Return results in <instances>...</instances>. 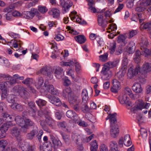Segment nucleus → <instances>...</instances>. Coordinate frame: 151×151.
<instances>
[{"label":"nucleus","instance_id":"nucleus-1","mask_svg":"<svg viewBox=\"0 0 151 151\" xmlns=\"http://www.w3.org/2000/svg\"><path fill=\"white\" fill-rule=\"evenodd\" d=\"M0 77L3 78L7 80L6 82H2L0 84V89L2 91L6 90L7 86L9 87L16 83V81L13 78L8 74L0 73Z\"/></svg>","mask_w":151,"mask_h":151},{"label":"nucleus","instance_id":"nucleus-2","mask_svg":"<svg viewBox=\"0 0 151 151\" xmlns=\"http://www.w3.org/2000/svg\"><path fill=\"white\" fill-rule=\"evenodd\" d=\"M101 73L103 75L102 77L103 79L107 80L109 79L111 77V74L110 69L113 67V62L109 61L105 63L103 65Z\"/></svg>","mask_w":151,"mask_h":151},{"label":"nucleus","instance_id":"nucleus-3","mask_svg":"<svg viewBox=\"0 0 151 151\" xmlns=\"http://www.w3.org/2000/svg\"><path fill=\"white\" fill-rule=\"evenodd\" d=\"M18 142L19 148L23 151H35V145L30 144L29 142H24L23 144L21 141Z\"/></svg>","mask_w":151,"mask_h":151},{"label":"nucleus","instance_id":"nucleus-4","mask_svg":"<svg viewBox=\"0 0 151 151\" xmlns=\"http://www.w3.org/2000/svg\"><path fill=\"white\" fill-rule=\"evenodd\" d=\"M10 133L13 137L16 138L18 142L21 141L22 138L21 135L20 130L18 127H14L12 128L10 130Z\"/></svg>","mask_w":151,"mask_h":151},{"label":"nucleus","instance_id":"nucleus-5","mask_svg":"<svg viewBox=\"0 0 151 151\" xmlns=\"http://www.w3.org/2000/svg\"><path fill=\"white\" fill-rule=\"evenodd\" d=\"M138 68L140 70V73L144 75L143 77H145L146 74L151 71V64L148 62H145L141 68Z\"/></svg>","mask_w":151,"mask_h":151},{"label":"nucleus","instance_id":"nucleus-6","mask_svg":"<svg viewBox=\"0 0 151 151\" xmlns=\"http://www.w3.org/2000/svg\"><path fill=\"white\" fill-rule=\"evenodd\" d=\"M39 72L42 75L47 76L50 80L53 78L52 72L51 70L47 66L42 67L39 71Z\"/></svg>","mask_w":151,"mask_h":151},{"label":"nucleus","instance_id":"nucleus-7","mask_svg":"<svg viewBox=\"0 0 151 151\" xmlns=\"http://www.w3.org/2000/svg\"><path fill=\"white\" fill-rule=\"evenodd\" d=\"M50 111L48 110L45 111V113L47 114L45 116V122L50 127L52 128L55 124V122L50 115Z\"/></svg>","mask_w":151,"mask_h":151},{"label":"nucleus","instance_id":"nucleus-8","mask_svg":"<svg viewBox=\"0 0 151 151\" xmlns=\"http://www.w3.org/2000/svg\"><path fill=\"white\" fill-rule=\"evenodd\" d=\"M46 97L49 99L50 102L56 106H59L61 105V102L58 97L52 96L50 94L47 95Z\"/></svg>","mask_w":151,"mask_h":151},{"label":"nucleus","instance_id":"nucleus-9","mask_svg":"<svg viewBox=\"0 0 151 151\" xmlns=\"http://www.w3.org/2000/svg\"><path fill=\"white\" fill-rule=\"evenodd\" d=\"M139 71V68H134L133 66L130 67L128 70L127 73L128 78L131 79L134 77L136 75H137Z\"/></svg>","mask_w":151,"mask_h":151},{"label":"nucleus","instance_id":"nucleus-10","mask_svg":"<svg viewBox=\"0 0 151 151\" xmlns=\"http://www.w3.org/2000/svg\"><path fill=\"white\" fill-rule=\"evenodd\" d=\"M50 139L54 149H58L62 146V143L58 139L56 138L53 135H51L50 136Z\"/></svg>","mask_w":151,"mask_h":151},{"label":"nucleus","instance_id":"nucleus-11","mask_svg":"<svg viewBox=\"0 0 151 151\" xmlns=\"http://www.w3.org/2000/svg\"><path fill=\"white\" fill-rule=\"evenodd\" d=\"M11 125V123H4L2 125L0 129V138H4L6 134V131L9 127V126Z\"/></svg>","mask_w":151,"mask_h":151},{"label":"nucleus","instance_id":"nucleus-12","mask_svg":"<svg viewBox=\"0 0 151 151\" xmlns=\"http://www.w3.org/2000/svg\"><path fill=\"white\" fill-rule=\"evenodd\" d=\"M14 8V5L13 4L10 5L4 8L3 11L4 12L7 13L6 14V20H9L11 19L12 17V14L10 12Z\"/></svg>","mask_w":151,"mask_h":151},{"label":"nucleus","instance_id":"nucleus-13","mask_svg":"<svg viewBox=\"0 0 151 151\" xmlns=\"http://www.w3.org/2000/svg\"><path fill=\"white\" fill-rule=\"evenodd\" d=\"M53 87L54 86L52 85L49 84L47 81H45L40 91L42 92L47 91L51 94Z\"/></svg>","mask_w":151,"mask_h":151},{"label":"nucleus","instance_id":"nucleus-14","mask_svg":"<svg viewBox=\"0 0 151 151\" xmlns=\"http://www.w3.org/2000/svg\"><path fill=\"white\" fill-rule=\"evenodd\" d=\"M36 10L35 8H32L30 11L24 12L23 13L22 16L27 19H32L35 16Z\"/></svg>","mask_w":151,"mask_h":151},{"label":"nucleus","instance_id":"nucleus-15","mask_svg":"<svg viewBox=\"0 0 151 151\" xmlns=\"http://www.w3.org/2000/svg\"><path fill=\"white\" fill-rule=\"evenodd\" d=\"M28 106L29 109V113L30 116L34 117L36 115V108L35 103L32 101L28 103Z\"/></svg>","mask_w":151,"mask_h":151},{"label":"nucleus","instance_id":"nucleus-16","mask_svg":"<svg viewBox=\"0 0 151 151\" xmlns=\"http://www.w3.org/2000/svg\"><path fill=\"white\" fill-rule=\"evenodd\" d=\"M150 103H144V101L142 100H138L136 102L135 106L138 108L139 109H147L150 106Z\"/></svg>","mask_w":151,"mask_h":151},{"label":"nucleus","instance_id":"nucleus-17","mask_svg":"<svg viewBox=\"0 0 151 151\" xmlns=\"http://www.w3.org/2000/svg\"><path fill=\"white\" fill-rule=\"evenodd\" d=\"M54 70L56 77L58 79L62 78L63 74V69L59 66L56 67L54 68Z\"/></svg>","mask_w":151,"mask_h":151},{"label":"nucleus","instance_id":"nucleus-18","mask_svg":"<svg viewBox=\"0 0 151 151\" xmlns=\"http://www.w3.org/2000/svg\"><path fill=\"white\" fill-rule=\"evenodd\" d=\"M68 100L70 104H79L80 101L78 96L75 95L74 93L72 94V95L70 96L68 98Z\"/></svg>","mask_w":151,"mask_h":151},{"label":"nucleus","instance_id":"nucleus-19","mask_svg":"<svg viewBox=\"0 0 151 151\" xmlns=\"http://www.w3.org/2000/svg\"><path fill=\"white\" fill-rule=\"evenodd\" d=\"M100 14L98 16V21L99 25L102 27L105 28L108 24V21L105 19H103L104 16Z\"/></svg>","mask_w":151,"mask_h":151},{"label":"nucleus","instance_id":"nucleus-20","mask_svg":"<svg viewBox=\"0 0 151 151\" xmlns=\"http://www.w3.org/2000/svg\"><path fill=\"white\" fill-rule=\"evenodd\" d=\"M38 130L37 127H35L34 129L27 134L26 136L27 138L29 140H32L37 134Z\"/></svg>","mask_w":151,"mask_h":151},{"label":"nucleus","instance_id":"nucleus-21","mask_svg":"<svg viewBox=\"0 0 151 151\" xmlns=\"http://www.w3.org/2000/svg\"><path fill=\"white\" fill-rule=\"evenodd\" d=\"M109 119L110 122V134L112 137L113 136V114H109L108 116L106 118V120Z\"/></svg>","mask_w":151,"mask_h":151},{"label":"nucleus","instance_id":"nucleus-22","mask_svg":"<svg viewBox=\"0 0 151 151\" xmlns=\"http://www.w3.org/2000/svg\"><path fill=\"white\" fill-rule=\"evenodd\" d=\"M132 89L135 93H141L143 90L141 84L138 83H134L132 86Z\"/></svg>","mask_w":151,"mask_h":151},{"label":"nucleus","instance_id":"nucleus-23","mask_svg":"<svg viewBox=\"0 0 151 151\" xmlns=\"http://www.w3.org/2000/svg\"><path fill=\"white\" fill-rule=\"evenodd\" d=\"M120 103L122 104H125L128 106H132V104L129 101V99L126 94H124L122 96V98L120 101Z\"/></svg>","mask_w":151,"mask_h":151},{"label":"nucleus","instance_id":"nucleus-24","mask_svg":"<svg viewBox=\"0 0 151 151\" xmlns=\"http://www.w3.org/2000/svg\"><path fill=\"white\" fill-rule=\"evenodd\" d=\"M74 92L72 91L71 88L69 87H68L64 89L62 92V95L65 98H68L70 96L72 95Z\"/></svg>","mask_w":151,"mask_h":151},{"label":"nucleus","instance_id":"nucleus-25","mask_svg":"<svg viewBox=\"0 0 151 151\" xmlns=\"http://www.w3.org/2000/svg\"><path fill=\"white\" fill-rule=\"evenodd\" d=\"M48 13L50 15H52L53 18H56L60 16V12L58 9L53 8L49 11Z\"/></svg>","mask_w":151,"mask_h":151},{"label":"nucleus","instance_id":"nucleus-26","mask_svg":"<svg viewBox=\"0 0 151 151\" xmlns=\"http://www.w3.org/2000/svg\"><path fill=\"white\" fill-rule=\"evenodd\" d=\"M124 144L127 147H129L132 144L130 136L127 134L124 135Z\"/></svg>","mask_w":151,"mask_h":151},{"label":"nucleus","instance_id":"nucleus-27","mask_svg":"<svg viewBox=\"0 0 151 151\" xmlns=\"http://www.w3.org/2000/svg\"><path fill=\"white\" fill-rule=\"evenodd\" d=\"M20 88V90L19 93V94L24 98H27L29 95L28 90L27 88L22 86Z\"/></svg>","mask_w":151,"mask_h":151},{"label":"nucleus","instance_id":"nucleus-28","mask_svg":"<svg viewBox=\"0 0 151 151\" xmlns=\"http://www.w3.org/2000/svg\"><path fill=\"white\" fill-rule=\"evenodd\" d=\"M124 94L127 95H129V97L132 99H134L136 96L137 95V94H134L132 93L131 89L128 87H126L124 89Z\"/></svg>","mask_w":151,"mask_h":151},{"label":"nucleus","instance_id":"nucleus-29","mask_svg":"<svg viewBox=\"0 0 151 151\" xmlns=\"http://www.w3.org/2000/svg\"><path fill=\"white\" fill-rule=\"evenodd\" d=\"M10 107L14 110L17 111H22L23 110V106L18 103H15L12 104Z\"/></svg>","mask_w":151,"mask_h":151},{"label":"nucleus","instance_id":"nucleus-30","mask_svg":"<svg viewBox=\"0 0 151 151\" xmlns=\"http://www.w3.org/2000/svg\"><path fill=\"white\" fill-rule=\"evenodd\" d=\"M66 115L68 118L73 119L74 121L78 117L77 114L73 111L71 110H69L67 111Z\"/></svg>","mask_w":151,"mask_h":151},{"label":"nucleus","instance_id":"nucleus-31","mask_svg":"<svg viewBox=\"0 0 151 151\" xmlns=\"http://www.w3.org/2000/svg\"><path fill=\"white\" fill-rule=\"evenodd\" d=\"M72 139L76 144H79L81 142V137L78 134L73 133L72 135Z\"/></svg>","mask_w":151,"mask_h":151},{"label":"nucleus","instance_id":"nucleus-32","mask_svg":"<svg viewBox=\"0 0 151 151\" xmlns=\"http://www.w3.org/2000/svg\"><path fill=\"white\" fill-rule=\"evenodd\" d=\"M137 4L139 6H147L151 5V0H139Z\"/></svg>","mask_w":151,"mask_h":151},{"label":"nucleus","instance_id":"nucleus-33","mask_svg":"<svg viewBox=\"0 0 151 151\" xmlns=\"http://www.w3.org/2000/svg\"><path fill=\"white\" fill-rule=\"evenodd\" d=\"M127 51L129 54H132L134 53L135 49V43L131 42L127 46Z\"/></svg>","mask_w":151,"mask_h":151},{"label":"nucleus","instance_id":"nucleus-34","mask_svg":"<svg viewBox=\"0 0 151 151\" xmlns=\"http://www.w3.org/2000/svg\"><path fill=\"white\" fill-rule=\"evenodd\" d=\"M127 37V36L126 34L124 35H120L118 37V40L117 42L118 43L122 42L124 45H125L127 42L125 41V40Z\"/></svg>","mask_w":151,"mask_h":151},{"label":"nucleus","instance_id":"nucleus-35","mask_svg":"<svg viewBox=\"0 0 151 151\" xmlns=\"http://www.w3.org/2000/svg\"><path fill=\"white\" fill-rule=\"evenodd\" d=\"M52 147L50 142H46L42 145V148L43 151H52Z\"/></svg>","mask_w":151,"mask_h":151},{"label":"nucleus","instance_id":"nucleus-36","mask_svg":"<svg viewBox=\"0 0 151 151\" xmlns=\"http://www.w3.org/2000/svg\"><path fill=\"white\" fill-rule=\"evenodd\" d=\"M120 133V129L118 124L114 125V139L116 138L119 137Z\"/></svg>","mask_w":151,"mask_h":151},{"label":"nucleus","instance_id":"nucleus-37","mask_svg":"<svg viewBox=\"0 0 151 151\" xmlns=\"http://www.w3.org/2000/svg\"><path fill=\"white\" fill-rule=\"evenodd\" d=\"M82 102L84 104L86 103L88 99V93L87 90L83 89L82 92Z\"/></svg>","mask_w":151,"mask_h":151},{"label":"nucleus","instance_id":"nucleus-38","mask_svg":"<svg viewBox=\"0 0 151 151\" xmlns=\"http://www.w3.org/2000/svg\"><path fill=\"white\" fill-rule=\"evenodd\" d=\"M120 88L119 82L116 79H114V93H117Z\"/></svg>","mask_w":151,"mask_h":151},{"label":"nucleus","instance_id":"nucleus-39","mask_svg":"<svg viewBox=\"0 0 151 151\" xmlns=\"http://www.w3.org/2000/svg\"><path fill=\"white\" fill-rule=\"evenodd\" d=\"M15 120L17 124L20 126H23L24 125V121L23 119L19 116H17L15 117Z\"/></svg>","mask_w":151,"mask_h":151},{"label":"nucleus","instance_id":"nucleus-40","mask_svg":"<svg viewBox=\"0 0 151 151\" xmlns=\"http://www.w3.org/2000/svg\"><path fill=\"white\" fill-rule=\"evenodd\" d=\"M142 54L140 51H137L135 53L134 59L136 63H139L141 60L140 55Z\"/></svg>","mask_w":151,"mask_h":151},{"label":"nucleus","instance_id":"nucleus-41","mask_svg":"<svg viewBox=\"0 0 151 151\" xmlns=\"http://www.w3.org/2000/svg\"><path fill=\"white\" fill-rule=\"evenodd\" d=\"M141 50L142 54L145 55V57H151V50L146 48H141Z\"/></svg>","mask_w":151,"mask_h":151},{"label":"nucleus","instance_id":"nucleus-42","mask_svg":"<svg viewBox=\"0 0 151 151\" xmlns=\"http://www.w3.org/2000/svg\"><path fill=\"white\" fill-rule=\"evenodd\" d=\"M7 100L9 103L13 104L15 103V102L17 100V98L16 96L15 95L9 94L8 95Z\"/></svg>","mask_w":151,"mask_h":151},{"label":"nucleus","instance_id":"nucleus-43","mask_svg":"<svg viewBox=\"0 0 151 151\" xmlns=\"http://www.w3.org/2000/svg\"><path fill=\"white\" fill-rule=\"evenodd\" d=\"M76 40L80 44H82L84 43L86 39L84 35H79L75 37Z\"/></svg>","mask_w":151,"mask_h":151},{"label":"nucleus","instance_id":"nucleus-44","mask_svg":"<svg viewBox=\"0 0 151 151\" xmlns=\"http://www.w3.org/2000/svg\"><path fill=\"white\" fill-rule=\"evenodd\" d=\"M90 150L91 151H97L98 148V145L96 140H95L90 143Z\"/></svg>","mask_w":151,"mask_h":151},{"label":"nucleus","instance_id":"nucleus-45","mask_svg":"<svg viewBox=\"0 0 151 151\" xmlns=\"http://www.w3.org/2000/svg\"><path fill=\"white\" fill-rule=\"evenodd\" d=\"M7 144V141L2 139L0 141V151H5V148Z\"/></svg>","mask_w":151,"mask_h":151},{"label":"nucleus","instance_id":"nucleus-46","mask_svg":"<svg viewBox=\"0 0 151 151\" xmlns=\"http://www.w3.org/2000/svg\"><path fill=\"white\" fill-rule=\"evenodd\" d=\"M128 62V60L127 58L126 57H124L123 58V59L122 60V69H123L127 70V64Z\"/></svg>","mask_w":151,"mask_h":151},{"label":"nucleus","instance_id":"nucleus-47","mask_svg":"<svg viewBox=\"0 0 151 151\" xmlns=\"http://www.w3.org/2000/svg\"><path fill=\"white\" fill-rule=\"evenodd\" d=\"M44 80L43 78L40 77L39 78L38 82L35 84V86L37 89H40L43 85Z\"/></svg>","mask_w":151,"mask_h":151},{"label":"nucleus","instance_id":"nucleus-48","mask_svg":"<svg viewBox=\"0 0 151 151\" xmlns=\"http://www.w3.org/2000/svg\"><path fill=\"white\" fill-rule=\"evenodd\" d=\"M24 121V127L26 128H28L29 126H34V123L29 119H25Z\"/></svg>","mask_w":151,"mask_h":151},{"label":"nucleus","instance_id":"nucleus-49","mask_svg":"<svg viewBox=\"0 0 151 151\" xmlns=\"http://www.w3.org/2000/svg\"><path fill=\"white\" fill-rule=\"evenodd\" d=\"M126 72V70L122 69L116 73V76L119 78H120L124 76Z\"/></svg>","mask_w":151,"mask_h":151},{"label":"nucleus","instance_id":"nucleus-50","mask_svg":"<svg viewBox=\"0 0 151 151\" xmlns=\"http://www.w3.org/2000/svg\"><path fill=\"white\" fill-rule=\"evenodd\" d=\"M22 44V42L19 40H14V42L13 43V46L14 48H20L21 47V45Z\"/></svg>","mask_w":151,"mask_h":151},{"label":"nucleus","instance_id":"nucleus-51","mask_svg":"<svg viewBox=\"0 0 151 151\" xmlns=\"http://www.w3.org/2000/svg\"><path fill=\"white\" fill-rule=\"evenodd\" d=\"M93 1V0H89L88 5L89 6L88 9L92 12L95 13L96 12V8L92 6Z\"/></svg>","mask_w":151,"mask_h":151},{"label":"nucleus","instance_id":"nucleus-52","mask_svg":"<svg viewBox=\"0 0 151 151\" xmlns=\"http://www.w3.org/2000/svg\"><path fill=\"white\" fill-rule=\"evenodd\" d=\"M81 104V109L83 113H86L89 111V109L86 104V103L84 104V103H83L82 102Z\"/></svg>","mask_w":151,"mask_h":151},{"label":"nucleus","instance_id":"nucleus-53","mask_svg":"<svg viewBox=\"0 0 151 151\" xmlns=\"http://www.w3.org/2000/svg\"><path fill=\"white\" fill-rule=\"evenodd\" d=\"M36 102L40 108L45 106L46 103L45 101L41 99H39L37 101H36Z\"/></svg>","mask_w":151,"mask_h":151},{"label":"nucleus","instance_id":"nucleus-54","mask_svg":"<svg viewBox=\"0 0 151 151\" xmlns=\"http://www.w3.org/2000/svg\"><path fill=\"white\" fill-rule=\"evenodd\" d=\"M108 53H105L104 54L99 56V60L102 62H106L108 60Z\"/></svg>","mask_w":151,"mask_h":151},{"label":"nucleus","instance_id":"nucleus-55","mask_svg":"<svg viewBox=\"0 0 151 151\" xmlns=\"http://www.w3.org/2000/svg\"><path fill=\"white\" fill-rule=\"evenodd\" d=\"M74 122L81 126L86 127L88 126L87 124L85 122L81 120H78L77 118L74 120Z\"/></svg>","mask_w":151,"mask_h":151},{"label":"nucleus","instance_id":"nucleus-56","mask_svg":"<svg viewBox=\"0 0 151 151\" xmlns=\"http://www.w3.org/2000/svg\"><path fill=\"white\" fill-rule=\"evenodd\" d=\"M22 83L27 86H29L32 83V79L31 78H28L22 81Z\"/></svg>","mask_w":151,"mask_h":151},{"label":"nucleus","instance_id":"nucleus-57","mask_svg":"<svg viewBox=\"0 0 151 151\" xmlns=\"http://www.w3.org/2000/svg\"><path fill=\"white\" fill-rule=\"evenodd\" d=\"M39 11L42 14H44L47 11V9L45 6H38Z\"/></svg>","mask_w":151,"mask_h":151},{"label":"nucleus","instance_id":"nucleus-58","mask_svg":"<svg viewBox=\"0 0 151 151\" xmlns=\"http://www.w3.org/2000/svg\"><path fill=\"white\" fill-rule=\"evenodd\" d=\"M136 118L139 124H140L143 122V118L141 114H137Z\"/></svg>","mask_w":151,"mask_h":151},{"label":"nucleus","instance_id":"nucleus-59","mask_svg":"<svg viewBox=\"0 0 151 151\" xmlns=\"http://www.w3.org/2000/svg\"><path fill=\"white\" fill-rule=\"evenodd\" d=\"M57 124L59 127L61 128L62 129H65L67 126L66 123L64 121L58 122Z\"/></svg>","mask_w":151,"mask_h":151},{"label":"nucleus","instance_id":"nucleus-60","mask_svg":"<svg viewBox=\"0 0 151 151\" xmlns=\"http://www.w3.org/2000/svg\"><path fill=\"white\" fill-rule=\"evenodd\" d=\"M141 135L143 138H146L147 135V130L144 128H141L140 129Z\"/></svg>","mask_w":151,"mask_h":151},{"label":"nucleus","instance_id":"nucleus-61","mask_svg":"<svg viewBox=\"0 0 151 151\" xmlns=\"http://www.w3.org/2000/svg\"><path fill=\"white\" fill-rule=\"evenodd\" d=\"M143 28L147 31L150 30H151V23L148 22L145 24L143 26Z\"/></svg>","mask_w":151,"mask_h":151},{"label":"nucleus","instance_id":"nucleus-62","mask_svg":"<svg viewBox=\"0 0 151 151\" xmlns=\"http://www.w3.org/2000/svg\"><path fill=\"white\" fill-rule=\"evenodd\" d=\"M75 70L76 73L78 74L80 73V70L81 69V67L79 64L78 63L77 61H75Z\"/></svg>","mask_w":151,"mask_h":151},{"label":"nucleus","instance_id":"nucleus-63","mask_svg":"<svg viewBox=\"0 0 151 151\" xmlns=\"http://www.w3.org/2000/svg\"><path fill=\"white\" fill-rule=\"evenodd\" d=\"M9 116V114L6 112L3 113L1 114V116L2 117V119H0V121L2 122V120L6 121L7 117Z\"/></svg>","mask_w":151,"mask_h":151},{"label":"nucleus","instance_id":"nucleus-64","mask_svg":"<svg viewBox=\"0 0 151 151\" xmlns=\"http://www.w3.org/2000/svg\"><path fill=\"white\" fill-rule=\"evenodd\" d=\"M63 139H64L65 142L67 144H69L70 142V141L68 136L66 135H62Z\"/></svg>","mask_w":151,"mask_h":151}]
</instances>
